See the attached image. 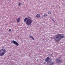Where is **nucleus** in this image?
Listing matches in <instances>:
<instances>
[{
    "instance_id": "obj_1",
    "label": "nucleus",
    "mask_w": 65,
    "mask_h": 65,
    "mask_svg": "<svg viewBox=\"0 0 65 65\" xmlns=\"http://www.w3.org/2000/svg\"><path fill=\"white\" fill-rule=\"evenodd\" d=\"M24 21V22H26V25L30 26L32 24L31 23L33 22V20L30 18H25Z\"/></svg>"
},
{
    "instance_id": "obj_2",
    "label": "nucleus",
    "mask_w": 65,
    "mask_h": 65,
    "mask_svg": "<svg viewBox=\"0 0 65 65\" xmlns=\"http://www.w3.org/2000/svg\"><path fill=\"white\" fill-rule=\"evenodd\" d=\"M64 38V36L60 34L56 35L54 39L55 41H60L61 39Z\"/></svg>"
},
{
    "instance_id": "obj_3",
    "label": "nucleus",
    "mask_w": 65,
    "mask_h": 65,
    "mask_svg": "<svg viewBox=\"0 0 65 65\" xmlns=\"http://www.w3.org/2000/svg\"><path fill=\"white\" fill-rule=\"evenodd\" d=\"M6 53V50L5 49H1L0 50V56H4Z\"/></svg>"
},
{
    "instance_id": "obj_4",
    "label": "nucleus",
    "mask_w": 65,
    "mask_h": 65,
    "mask_svg": "<svg viewBox=\"0 0 65 65\" xmlns=\"http://www.w3.org/2000/svg\"><path fill=\"white\" fill-rule=\"evenodd\" d=\"M56 62L57 63H58V64H59V63H60V64H61L62 63V62H63V61H62V60L59 59L58 58H57Z\"/></svg>"
},
{
    "instance_id": "obj_5",
    "label": "nucleus",
    "mask_w": 65,
    "mask_h": 65,
    "mask_svg": "<svg viewBox=\"0 0 65 65\" xmlns=\"http://www.w3.org/2000/svg\"><path fill=\"white\" fill-rule=\"evenodd\" d=\"M12 42H13L14 44H15L16 45H17V46H18V45H19V43H18L17 42H16L14 40H13L12 41Z\"/></svg>"
},
{
    "instance_id": "obj_6",
    "label": "nucleus",
    "mask_w": 65,
    "mask_h": 65,
    "mask_svg": "<svg viewBox=\"0 0 65 65\" xmlns=\"http://www.w3.org/2000/svg\"><path fill=\"white\" fill-rule=\"evenodd\" d=\"M40 17V14H37L36 16V17L37 18H39Z\"/></svg>"
},
{
    "instance_id": "obj_7",
    "label": "nucleus",
    "mask_w": 65,
    "mask_h": 65,
    "mask_svg": "<svg viewBox=\"0 0 65 65\" xmlns=\"http://www.w3.org/2000/svg\"><path fill=\"white\" fill-rule=\"evenodd\" d=\"M49 59L50 57H48L45 60V61L46 62H47L48 61V60H49Z\"/></svg>"
},
{
    "instance_id": "obj_8",
    "label": "nucleus",
    "mask_w": 65,
    "mask_h": 65,
    "mask_svg": "<svg viewBox=\"0 0 65 65\" xmlns=\"http://www.w3.org/2000/svg\"><path fill=\"white\" fill-rule=\"evenodd\" d=\"M17 23H19L20 22V18H19L17 20Z\"/></svg>"
},
{
    "instance_id": "obj_9",
    "label": "nucleus",
    "mask_w": 65,
    "mask_h": 65,
    "mask_svg": "<svg viewBox=\"0 0 65 65\" xmlns=\"http://www.w3.org/2000/svg\"><path fill=\"white\" fill-rule=\"evenodd\" d=\"M47 16V14H45L44 15H43L42 16V18H45V17H46Z\"/></svg>"
},
{
    "instance_id": "obj_10",
    "label": "nucleus",
    "mask_w": 65,
    "mask_h": 65,
    "mask_svg": "<svg viewBox=\"0 0 65 65\" xmlns=\"http://www.w3.org/2000/svg\"><path fill=\"white\" fill-rule=\"evenodd\" d=\"M55 63V62L53 61L49 65H54V64Z\"/></svg>"
},
{
    "instance_id": "obj_11",
    "label": "nucleus",
    "mask_w": 65,
    "mask_h": 65,
    "mask_svg": "<svg viewBox=\"0 0 65 65\" xmlns=\"http://www.w3.org/2000/svg\"><path fill=\"white\" fill-rule=\"evenodd\" d=\"M29 37H30V38H32V39L33 40H34V38H33V36H29Z\"/></svg>"
},
{
    "instance_id": "obj_12",
    "label": "nucleus",
    "mask_w": 65,
    "mask_h": 65,
    "mask_svg": "<svg viewBox=\"0 0 65 65\" xmlns=\"http://www.w3.org/2000/svg\"><path fill=\"white\" fill-rule=\"evenodd\" d=\"M48 14H52V11H49L48 12Z\"/></svg>"
},
{
    "instance_id": "obj_13",
    "label": "nucleus",
    "mask_w": 65,
    "mask_h": 65,
    "mask_svg": "<svg viewBox=\"0 0 65 65\" xmlns=\"http://www.w3.org/2000/svg\"><path fill=\"white\" fill-rule=\"evenodd\" d=\"M18 6H20V5H22V3H19L18 4Z\"/></svg>"
},
{
    "instance_id": "obj_14",
    "label": "nucleus",
    "mask_w": 65,
    "mask_h": 65,
    "mask_svg": "<svg viewBox=\"0 0 65 65\" xmlns=\"http://www.w3.org/2000/svg\"><path fill=\"white\" fill-rule=\"evenodd\" d=\"M52 21H54V19H52Z\"/></svg>"
},
{
    "instance_id": "obj_15",
    "label": "nucleus",
    "mask_w": 65,
    "mask_h": 65,
    "mask_svg": "<svg viewBox=\"0 0 65 65\" xmlns=\"http://www.w3.org/2000/svg\"><path fill=\"white\" fill-rule=\"evenodd\" d=\"M9 31H11V29H9Z\"/></svg>"
}]
</instances>
